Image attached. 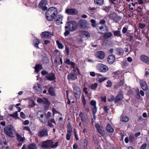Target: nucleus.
I'll return each mask as SVG.
<instances>
[{
  "label": "nucleus",
  "mask_w": 149,
  "mask_h": 149,
  "mask_svg": "<svg viewBox=\"0 0 149 149\" xmlns=\"http://www.w3.org/2000/svg\"><path fill=\"white\" fill-rule=\"evenodd\" d=\"M58 10L54 7L49 8L45 13L46 19L49 21H52L57 15Z\"/></svg>",
  "instance_id": "1"
},
{
  "label": "nucleus",
  "mask_w": 149,
  "mask_h": 149,
  "mask_svg": "<svg viewBox=\"0 0 149 149\" xmlns=\"http://www.w3.org/2000/svg\"><path fill=\"white\" fill-rule=\"evenodd\" d=\"M5 134L10 137L13 138L15 132V129L11 125H8L6 126L4 129Z\"/></svg>",
  "instance_id": "2"
},
{
  "label": "nucleus",
  "mask_w": 149,
  "mask_h": 149,
  "mask_svg": "<svg viewBox=\"0 0 149 149\" xmlns=\"http://www.w3.org/2000/svg\"><path fill=\"white\" fill-rule=\"evenodd\" d=\"M65 63L68 65H70L72 66V68H73V70L74 72H77L79 74H80L79 70L77 66V65L76 64L74 63L72 61L70 62V60L68 59H67L65 61Z\"/></svg>",
  "instance_id": "3"
},
{
  "label": "nucleus",
  "mask_w": 149,
  "mask_h": 149,
  "mask_svg": "<svg viewBox=\"0 0 149 149\" xmlns=\"http://www.w3.org/2000/svg\"><path fill=\"white\" fill-rule=\"evenodd\" d=\"M77 24L80 28L85 29L87 28L88 22L85 19H81L78 21Z\"/></svg>",
  "instance_id": "4"
},
{
  "label": "nucleus",
  "mask_w": 149,
  "mask_h": 149,
  "mask_svg": "<svg viewBox=\"0 0 149 149\" xmlns=\"http://www.w3.org/2000/svg\"><path fill=\"white\" fill-rule=\"evenodd\" d=\"M53 143V141L52 140H47L43 142L42 147L44 149H50L51 145Z\"/></svg>",
  "instance_id": "5"
},
{
  "label": "nucleus",
  "mask_w": 149,
  "mask_h": 149,
  "mask_svg": "<svg viewBox=\"0 0 149 149\" xmlns=\"http://www.w3.org/2000/svg\"><path fill=\"white\" fill-rule=\"evenodd\" d=\"M97 68L99 72H106L109 70L108 67L106 65L101 63L98 64Z\"/></svg>",
  "instance_id": "6"
},
{
  "label": "nucleus",
  "mask_w": 149,
  "mask_h": 149,
  "mask_svg": "<svg viewBox=\"0 0 149 149\" xmlns=\"http://www.w3.org/2000/svg\"><path fill=\"white\" fill-rule=\"evenodd\" d=\"M104 27V26L102 25H100V24H97L96 25V29L99 31V33L101 34H104L108 31L107 27H105V29Z\"/></svg>",
  "instance_id": "7"
},
{
  "label": "nucleus",
  "mask_w": 149,
  "mask_h": 149,
  "mask_svg": "<svg viewBox=\"0 0 149 149\" xmlns=\"http://www.w3.org/2000/svg\"><path fill=\"white\" fill-rule=\"evenodd\" d=\"M109 17L111 19L113 20L116 22L119 20L120 19H121L120 17L118 16L116 13H115L110 14L109 15Z\"/></svg>",
  "instance_id": "8"
},
{
  "label": "nucleus",
  "mask_w": 149,
  "mask_h": 149,
  "mask_svg": "<svg viewBox=\"0 0 149 149\" xmlns=\"http://www.w3.org/2000/svg\"><path fill=\"white\" fill-rule=\"evenodd\" d=\"M73 91L76 98L77 99H79L80 97L81 94L80 88L78 86H75L73 88Z\"/></svg>",
  "instance_id": "9"
},
{
  "label": "nucleus",
  "mask_w": 149,
  "mask_h": 149,
  "mask_svg": "<svg viewBox=\"0 0 149 149\" xmlns=\"http://www.w3.org/2000/svg\"><path fill=\"white\" fill-rule=\"evenodd\" d=\"M78 10L75 8L67 9L65 10L66 13L69 15H76L78 13Z\"/></svg>",
  "instance_id": "10"
},
{
  "label": "nucleus",
  "mask_w": 149,
  "mask_h": 149,
  "mask_svg": "<svg viewBox=\"0 0 149 149\" xmlns=\"http://www.w3.org/2000/svg\"><path fill=\"white\" fill-rule=\"evenodd\" d=\"M76 24L73 22L69 23L68 26H65V29L68 28L70 31H72L76 30L77 29Z\"/></svg>",
  "instance_id": "11"
},
{
  "label": "nucleus",
  "mask_w": 149,
  "mask_h": 149,
  "mask_svg": "<svg viewBox=\"0 0 149 149\" xmlns=\"http://www.w3.org/2000/svg\"><path fill=\"white\" fill-rule=\"evenodd\" d=\"M48 136L47 131L45 129L41 130L38 132V136L40 137L47 136Z\"/></svg>",
  "instance_id": "12"
},
{
  "label": "nucleus",
  "mask_w": 149,
  "mask_h": 149,
  "mask_svg": "<svg viewBox=\"0 0 149 149\" xmlns=\"http://www.w3.org/2000/svg\"><path fill=\"white\" fill-rule=\"evenodd\" d=\"M47 3V2L46 0H42L38 5L39 7L42 9L43 10H47V7L45 6Z\"/></svg>",
  "instance_id": "13"
},
{
  "label": "nucleus",
  "mask_w": 149,
  "mask_h": 149,
  "mask_svg": "<svg viewBox=\"0 0 149 149\" xmlns=\"http://www.w3.org/2000/svg\"><path fill=\"white\" fill-rule=\"evenodd\" d=\"M63 18V16L61 15H57L54 18L56 24L58 25H59L62 24Z\"/></svg>",
  "instance_id": "14"
},
{
  "label": "nucleus",
  "mask_w": 149,
  "mask_h": 149,
  "mask_svg": "<svg viewBox=\"0 0 149 149\" xmlns=\"http://www.w3.org/2000/svg\"><path fill=\"white\" fill-rule=\"evenodd\" d=\"M96 57L101 59H103L105 57V53L102 51H99L96 52L95 54Z\"/></svg>",
  "instance_id": "15"
},
{
  "label": "nucleus",
  "mask_w": 149,
  "mask_h": 149,
  "mask_svg": "<svg viewBox=\"0 0 149 149\" xmlns=\"http://www.w3.org/2000/svg\"><path fill=\"white\" fill-rule=\"evenodd\" d=\"M42 112L41 111H39L37 112V116H40L39 117L40 121L42 123H45L47 121V119L43 118L44 114H42Z\"/></svg>",
  "instance_id": "16"
},
{
  "label": "nucleus",
  "mask_w": 149,
  "mask_h": 149,
  "mask_svg": "<svg viewBox=\"0 0 149 149\" xmlns=\"http://www.w3.org/2000/svg\"><path fill=\"white\" fill-rule=\"evenodd\" d=\"M95 126L99 133L102 136H103L104 135V132L103 130V127L98 124H96Z\"/></svg>",
  "instance_id": "17"
},
{
  "label": "nucleus",
  "mask_w": 149,
  "mask_h": 149,
  "mask_svg": "<svg viewBox=\"0 0 149 149\" xmlns=\"http://www.w3.org/2000/svg\"><path fill=\"white\" fill-rule=\"evenodd\" d=\"M47 80L49 81H53L56 79L55 75L53 73L51 72L49 73L45 76Z\"/></svg>",
  "instance_id": "18"
},
{
  "label": "nucleus",
  "mask_w": 149,
  "mask_h": 149,
  "mask_svg": "<svg viewBox=\"0 0 149 149\" xmlns=\"http://www.w3.org/2000/svg\"><path fill=\"white\" fill-rule=\"evenodd\" d=\"M140 83L141 88L144 91H147L148 89V85L146 82L143 80H141Z\"/></svg>",
  "instance_id": "19"
},
{
  "label": "nucleus",
  "mask_w": 149,
  "mask_h": 149,
  "mask_svg": "<svg viewBox=\"0 0 149 149\" xmlns=\"http://www.w3.org/2000/svg\"><path fill=\"white\" fill-rule=\"evenodd\" d=\"M141 60L147 64H149V58L147 56L143 54L140 57Z\"/></svg>",
  "instance_id": "20"
},
{
  "label": "nucleus",
  "mask_w": 149,
  "mask_h": 149,
  "mask_svg": "<svg viewBox=\"0 0 149 149\" xmlns=\"http://www.w3.org/2000/svg\"><path fill=\"white\" fill-rule=\"evenodd\" d=\"M67 78L69 80H74L77 79V77L75 73H71L68 74Z\"/></svg>",
  "instance_id": "21"
},
{
  "label": "nucleus",
  "mask_w": 149,
  "mask_h": 149,
  "mask_svg": "<svg viewBox=\"0 0 149 149\" xmlns=\"http://www.w3.org/2000/svg\"><path fill=\"white\" fill-rule=\"evenodd\" d=\"M79 116L81 117V119L83 123H86L88 119V116L87 115L83 114L82 113H80Z\"/></svg>",
  "instance_id": "22"
},
{
  "label": "nucleus",
  "mask_w": 149,
  "mask_h": 149,
  "mask_svg": "<svg viewBox=\"0 0 149 149\" xmlns=\"http://www.w3.org/2000/svg\"><path fill=\"white\" fill-rule=\"evenodd\" d=\"M115 58L113 54L109 55L107 58V61L109 64H112L115 61Z\"/></svg>",
  "instance_id": "23"
},
{
  "label": "nucleus",
  "mask_w": 149,
  "mask_h": 149,
  "mask_svg": "<svg viewBox=\"0 0 149 149\" xmlns=\"http://www.w3.org/2000/svg\"><path fill=\"white\" fill-rule=\"evenodd\" d=\"M79 35L81 37H83L85 36L87 38L89 37H90V34L87 31H79Z\"/></svg>",
  "instance_id": "24"
},
{
  "label": "nucleus",
  "mask_w": 149,
  "mask_h": 149,
  "mask_svg": "<svg viewBox=\"0 0 149 149\" xmlns=\"http://www.w3.org/2000/svg\"><path fill=\"white\" fill-rule=\"evenodd\" d=\"M42 36L43 37L46 38H49L53 36L51 32L45 31L42 33Z\"/></svg>",
  "instance_id": "25"
},
{
  "label": "nucleus",
  "mask_w": 149,
  "mask_h": 149,
  "mask_svg": "<svg viewBox=\"0 0 149 149\" xmlns=\"http://www.w3.org/2000/svg\"><path fill=\"white\" fill-rule=\"evenodd\" d=\"M34 68L35 72L37 73H38L40 70L43 69L42 65L39 64H36Z\"/></svg>",
  "instance_id": "26"
},
{
  "label": "nucleus",
  "mask_w": 149,
  "mask_h": 149,
  "mask_svg": "<svg viewBox=\"0 0 149 149\" xmlns=\"http://www.w3.org/2000/svg\"><path fill=\"white\" fill-rule=\"evenodd\" d=\"M123 98V95L121 94H119L116 97L114 101L115 102H117L122 100Z\"/></svg>",
  "instance_id": "27"
},
{
  "label": "nucleus",
  "mask_w": 149,
  "mask_h": 149,
  "mask_svg": "<svg viewBox=\"0 0 149 149\" xmlns=\"http://www.w3.org/2000/svg\"><path fill=\"white\" fill-rule=\"evenodd\" d=\"M106 129V130L109 132L111 133L113 132V129L112 128L110 124H107Z\"/></svg>",
  "instance_id": "28"
},
{
  "label": "nucleus",
  "mask_w": 149,
  "mask_h": 149,
  "mask_svg": "<svg viewBox=\"0 0 149 149\" xmlns=\"http://www.w3.org/2000/svg\"><path fill=\"white\" fill-rule=\"evenodd\" d=\"M16 136L17 138V140L18 142H23L25 139L24 137H23L21 135L18 134H16Z\"/></svg>",
  "instance_id": "29"
},
{
  "label": "nucleus",
  "mask_w": 149,
  "mask_h": 149,
  "mask_svg": "<svg viewBox=\"0 0 149 149\" xmlns=\"http://www.w3.org/2000/svg\"><path fill=\"white\" fill-rule=\"evenodd\" d=\"M34 89L35 90L36 93L39 94L42 92L41 87L39 85L37 86H35L34 87Z\"/></svg>",
  "instance_id": "30"
},
{
  "label": "nucleus",
  "mask_w": 149,
  "mask_h": 149,
  "mask_svg": "<svg viewBox=\"0 0 149 149\" xmlns=\"http://www.w3.org/2000/svg\"><path fill=\"white\" fill-rule=\"evenodd\" d=\"M129 120V118L127 116L122 115L121 116L120 121L123 122H127Z\"/></svg>",
  "instance_id": "31"
},
{
  "label": "nucleus",
  "mask_w": 149,
  "mask_h": 149,
  "mask_svg": "<svg viewBox=\"0 0 149 149\" xmlns=\"http://www.w3.org/2000/svg\"><path fill=\"white\" fill-rule=\"evenodd\" d=\"M43 99L45 100L44 101V100L42 99L41 98H38L37 100V102L39 103H44V104H46L47 103V102H48V100H47L46 99L44 98Z\"/></svg>",
  "instance_id": "32"
},
{
  "label": "nucleus",
  "mask_w": 149,
  "mask_h": 149,
  "mask_svg": "<svg viewBox=\"0 0 149 149\" xmlns=\"http://www.w3.org/2000/svg\"><path fill=\"white\" fill-rule=\"evenodd\" d=\"M114 35L115 36L119 37L121 38L122 35L120 31H116L113 32Z\"/></svg>",
  "instance_id": "33"
},
{
  "label": "nucleus",
  "mask_w": 149,
  "mask_h": 149,
  "mask_svg": "<svg viewBox=\"0 0 149 149\" xmlns=\"http://www.w3.org/2000/svg\"><path fill=\"white\" fill-rule=\"evenodd\" d=\"M104 0H94L95 3L99 6H101L103 4Z\"/></svg>",
  "instance_id": "34"
},
{
  "label": "nucleus",
  "mask_w": 149,
  "mask_h": 149,
  "mask_svg": "<svg viewBox=\"0 0 149 149\" xmlns=\"http://www.w3.org/2000/svg\"><path fill=\"white\" fill-rule=\"evenodd\" d=\"M98 86V84L97 83H94L91 84L90 86V88L92 90H95L97 88Z\"/></svg>",
  "instance_id": "35"
},
{
  "label": "nucleus",
  "mask_w": 149,
  "mask_h": 149,
  "mask_svg": "<svg viewBox=\"0 0 149 149\" xmlns=\"http://www.w3.org/2000/svg\"><path fill=\"white\" fill-rule=\"evenodd\" d=\"M40 43V40L38 39H36L33 40V44L35 47L38 48V45Z\"/></svg>",
  "instance_id": "36"
},
{
  "label": "nucleus",
  "mask_w": 149,
  "mask_h": 149,
  "mask_svg": "<svg viewBox=\"0 0 149 149\" xmlns=\"http://www.w3.org/2000/svg\"><path fill=\"white\" fill-rule=\"evenodd\" d=\"M28 149H37L36 145L34 143H31L28 146Z\"/></svg>",
  "instance_id": "37"
},
{
  "label": "nucleus",
  "mask_w": 149,
  "mask_h": 149,
  "mask_svg": "<svg viewBox=\"0 0 149 149\" xmlns=\"http://www.w3.org/2000/svg\"><path fill=\"white\" fill-rule=\"evenodd\" d=\"M112 34L111 32H108L104 34L103 37L105 39L110 38Z\"/></svg>",
  "instance_id": "38"
},
{
  "label": "nucleus",
  "mask_w": 149,
  "mask_h": 149,
  "mask_svg": "<svg viewBox=\"0 0 149 149\" xmlns=\"http://www.w3.org/2000/svg\"><path fill=\"white\" fill-rule=\"evenodd\" d=\"M72 132H70L69 131H67V133L66 135V139L67 140H69L70 139V137L72 135Z\"/></svg>",
  "instance_id": "39"
},
{
  "label": "nucleus",
  "mask_w": 149,
  "mask_h": 149,
  "mask_svg": "<svg viewBox=\"0 0 149 149\" xmlns=\"http://www.w3.org/2000/svg\"><path fill=\"white\" fill-rule=\"evenodd\" d=\"M56 43L59 48L62 49L63 48V45L58 40H57L56 41Z\"/></svg>",
  "instance_id": "40"
},
{
  "label": "nucleus",
  "mask_w": 149,
  "mask_h": 149,
  "mask_svg": "<svg viewBox=\"0 0 149 149\" xmlns=\"http://www.w3.org/2000/svg\"><path fill=\"white\" fill-rule=\"evenodd\" d=\"M108 79V77H106L100 78L98 79V81L99 83H101L103 81Z\"/></svg>",
  "instance_id": "41"
},
{
  "label": "nucleus",
  "mask_w": 149,
  "mask_h": 149,
  "mask_svg": "<svg viewBox=\"0 0 149 149\" xmlns=\"http://www.w3.org/2000/svg\"><path fill=\"white\" fill-rule=\"evenodd\" d=\"M97 107H92V112L93 116H95V114L97 112Z\"/></svg>",
  "instance_id": "42"
},
{
  "label": "nucleus",
  "mask_w": 149,
  "mask_h": 149,
  "mask_svg": "<svg viewBox=\"0 0 149 149\" xmlns=\"http://www.w3.org/2000/svg\"><path fill=\"white\" fill-rule=\"evenodd\" d=\"M49 93L51 95H54V93L53 91V89L52 87H50L48 90Z\"/></svg>",
  "instance_id": "43"
},
{
  "label": "nucleus",
  "mask_w": 149,
  "mask_h": 149,
  "mask_svg": "<svg viewBox=\"0 0 149 149\" xmlns=\"http://www.w3.org/2000/svg\"><path fill=\"white\" fill-rule=\"evenodd\" d=\"M124 54V51L122 49H119L118 50V54L122 56Z\"/></svg>",
  "instance_id": "44"
},
{
  "label": "nucleus",
  "mask_w": 149,
  "mask_h": 149,
  "mask_svg": "<svg viewBox=\"0 0 149 149\" xmlns=\"http://www.w3.org/2000/svg\"><path fill=\"white\" fill-rule=\"evenodd\" d=\"M90 104L93 107H95L96 106V102L93 100H92L90 102Z\"/></svg>",
  "instance_id": "45"
},
{
  "label": "nucleus",
  "mask_w": 149,
  "mask_h": 149,
  "mask_svg": "<svg viewBox=\"0 0 149 149\" xmlns=\"http://www.w3.org/2000/svg\"><path fill=\"white\" fill-rule=\"evenodd\" d=\"M89 12L92 14L94 13L95 8H94L89 7Z\"/></svg>",
  "instance_id": "46"
},
{
  "label": "nucleus",
  "mask_w": 149,
  "mask_h": 149,
  "mask_svg": "<svg viewBox=\"0 0 149 149\" xmlns=\"http://www.w3.org/2000/svg\"><path fill=\"white\" fill-rule=\"evenodd\" d=\"M90 21L91 23V25L93 27H95L96 26L95 21L93 19H91Z\"/></svg>",
  "instance_id": "47"
},
{
  "label": "nucleus",
  "mask_w": 149,
  "mask_h": 149,
  "mask_svg": "<svg viewBox=\"0 0 149 149\" xmlns=\"http://www.w3.org/2000/svg\"><path fill=\"white\" fill-rule=\"evenodd\" d=\"M23 130H26L28 131L30 133H31L32 132L30 128L29 127L25 126L23 128Z\"/></svg>",
  "instance_id": "48"
},
{
  "label": "nucleus",
  "mask_w": 149,
  "mask_h": 149,
  "mask_svg": "<svg viewBox=\"0 0 149 149\" xmlns=\"http://www.w3.org/2000/svg\"><path fill=\"white\" fill-rule=\"evenodd\" d=\"M138 25H139V27L142 29L144 28L146 26V25L145 24L142 23H139Z\"/></svg>",
  "instance_id": "49"
},
{
  "label": "nucleus",
  "mask_w": 149,
  "mask_h": 149,
  "mask_svg": "<svg viewBox=\"0 0 149 149\" xmlns=\"http://www.w3.org/2000/svg\"><path fill=\"white\" fill-rule=\"evenodd\" d=\"M43 62L45 64H47L49 62V60L47 57L44 58L43 60Z\"/></svg>",
  "instance_id": "50"
},
{
  "label": "nucleus",
  "mask_w": 149,
  "mask_h": 149,
  "mask_svg": "<svg viewBox=\"0 0 149 149\" xmlns=\"http://www.w3.org/2000/svg\"><path fill=\"white\" fill-rule=\"evenodd\" d=\"M128 28V27L127 26H125L123 28L122 30V32L123 33H125L127 32Z\"/></svg>",
  "instance_id": "51"
},
{
  "label": "nucleus",
  "mask_w": 149,
  "mask_h": 149,
  "mask_svg": "<svg viewBox=\"0 0 149 149\" xmlns=\"http://www.w3.org/2000/svg\"><path fill=\"white\" fill-rule=\"evenodd\" d=\"M106 23V21L104 19H102L100 21L99 23H98L97 24H100V25H102L104 26V25H105L104 24Z\"/></svg>",
  "instance_id": "52"
},
{
  "label": "nucleus",
  "mask_w": 149,
  "mask_h": 149,
  "mask_svg": "<svg viewBox=\"0 0 149 149\" xmlns=\"http://www.w3.org/2000/svg\"><path fill=\"white\" fill-rule=\"evenodd\" d=\"M107 84L106 86L107 87H110L112 86V83L110 80H108L107 82Z\"/></svg>",
  "instance_id": "53"
},
{
  "label": "nucleus",
  "mask_w": 149,
  "mask_h": 149,
  "mask_svg": "<svg viewBox=\"0 0 149 149\" xmlns=\"http://www.w3.org/2000/svg\"><path fill=\"white\" fill-rule=\"evenodd\" d=\"M41 74L42 75L45 76L46 75H48L49 73H48V72L46 71L45 70H44L41 71Z\"/></svg>",
  "instance_id": "54"
},
{
  "label": "nucleus",
  "mask_w": 149,
  "mask_h": 149,
  "mask_svg": "<svg viewBox=\"0 0 149 149\" xmlns=\"http://www.w3.org/2000/svg\"><path fill=\"white\" fill-rule=\"evenodd\" d=\"M58 144V142H57L54 144H52L51 145V148H56Z\"/></svg>",
  "instance_id": "55"
},
{
  "label": "nucleus",
  "mask_w": 149,
  "mask_h": 149,
  "mask_svg": "<svg viewBox=\"0 0 149 149\" xmlns=\"http://www.w3.org/2000/svg\"><path fill=\"white\" fill-rule=\"evenodd\" d=\"M68 130L67 131H69L70 132H72V130L70 125L68 124L67 125Z\"/></svg>",
  "instance_id": "56"
},
{
  "label": "nucleus",
  "mask_w": 149,
  "mask_h": 149,
  "mask_svg": "<svg viewBox=\"0 0 149 149\" xmlns=\"http://www.w3.org/2000/svg\"><path fill=\"white\" fill-rule=\"evenodd\" d=\"M82 102L84 105H85L86 104V102L85 98L84 95L82 96Z\"/></svg>",
  "instance_id": "57"
},
{
  "label": "nucleus",
  "mask_w": 149,
  "mask_h": 149,
  "mask_svg": "<svg viewBox=\"0 0 149 149\" xmlns=\"http://www.w3.org/2000/svg\"><path fill=\"white\" fill-rule=\"evenodd\" d=\"M10 116L14 117V118H15L17 116V112L16 111L15 113H13L12 114H10Z\"/></svg>",
  "instance_id": "58"
},
{
  "label": "nucleus",
  "mask_w": 149,
  "mask_h": 149,
  "mask_svg": "<svg viewBox=\"0 0 149 149\" xmlns=\"http://www.w3.org/2000/svg\"><path fill=\"white\" fill-rule=\"evenodd\" d=\"M88 141L87 139H85L84 140V146H87L88 144Z\"/></svg>",
  "instance_id": "59"
},
{
  "label": "nucleus",
  "mask_w": 149,
  "mask_h": 149,
  "mask_svg": "<svg viewBox=\"0 0 149 149\" xmlns=\"http://www.w3.org/2000/svg\"><path fill=\"white\" fill-rule=\"evenodd\" d=\"M147 144L146 143L143 144L141 147L140 149H146Z\"/></svg>",
  "instance_id": "60"
},
{
  "label": "nucleus",
  "mask_w": 149,
  "mask_h": 149,
  "mask_svg": "<svg viewBox=\"0 0 149 149\" xmlns=\"http://www.w3.org/2000/svg\"><path fill=\"white\" fill-rule=\"evenodd\" d=\"M20 117L22 118H25V115L22 112H20Z\"/></svg>",
  "instance_id": "61"
},
{
  "label": "nucleus",
  "mask_w": 149,
  "mask_h": 149,
  "mask_svg": "<svg viewBox=\"0 0 149 149\" xmlns=\"http://www.w3.org/2000/svg\"><path fill=\"white\" fill-rule=\"evenodd\" d=\"M52 111L53 113V115H54L55 113H59L56 110L55 108H53L52 109Z\"/></svg>",
  "instance_id": "62"
},
{
  "label": "nucleus",
  "mask_w": 149,
  "mask_h": 149,
  "mask_svg": "<svg viewBox=\"0 0 149 149\" xmlns=\"http://www.w3.org/2000/svg\"><path fill=\"white\" fill-rule=\"evenodd\" d=\"M65 50L67 53V55H68L69 54V47L66 46Z\"/></svg>",
  "instance_id": "63"
},
{
  "label": "nucleus",
  "mask_w": 149,
  "mask_h": 149,
  "mask_svg": "<svg viewBox=\"0 0 149 149\" xmlns=\"http://www.w3.org/2000/svg\"><path fill=\"white\" fill-rule=\"evenodd\" d=\"M135 97L138 99H139L141 97L139 91L137 92V94L136 95Z\"/></svg>",
  "instance_id": "64"
}]
</instances>
